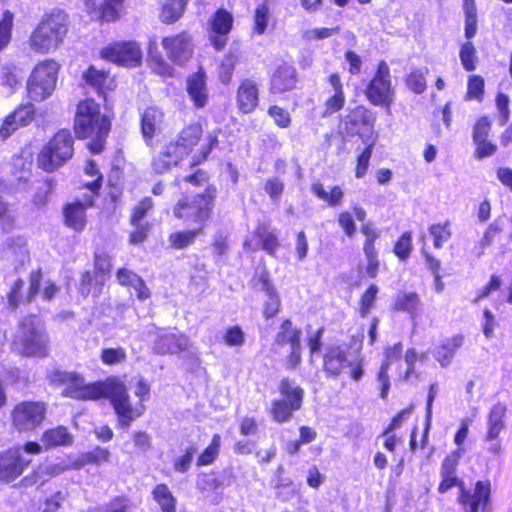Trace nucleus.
I'll list each match as a JSON object with an SVG mask.
<instances>
[{
    "label": "nucleus",
    "mask_w": 512,
    "mask_h": 512,
    "mask_svg": "<svg viewBox=\"0 0 512 512\" xmlns=\"http://www.w3.org/2000/svg\"><path fill=\"white\" fill-rule=\"evenodd\" d=\"M217 196V187L209 185L200 193L193 196L185 195L176 201L172 207L173 217L193 227L171 232L168 235V244L171 249L185 250L192 246L198 237L205 234L213 220Z\"/></svg>",
    "instance_id": "1"
},
{
    "label": "nucleus",
    "mask_w": 512,
    "mask_h": 512,
    "mask_svg": "<svg viewBox=\"0 0 512 512\" xmlns=\"http://www.w3.org/2000/svg\"><path fill=\"white\" fill-rule=\"evenodd\" d=\"M113 114L103 113L100 104L91 97L80 100L73 118L74 138L89 140L86 148L91 154H101L112 131Z\"/></svg>",
    "instance_id": "2"
},
{
    "label": "nucleus",
    "mask_w": 512,
    "mask_h": 512,
    "mask_svg": "<svg viewBox=\"0 0 512 512\" xmlns=\"http://www.w3.org/2000/svg\"><path fill=\"white\" fill-rule=\"evenodd\" d=\"M161 46L166 58L155 41L148 42L147 63L153 73L164 78L174 76L175 70L172 64L185 66L194 56V39L188 30L163 36Z\"/></svg>",
    "instance_id": "3"
},
{
    "label": "nucleus",
    "mask_w": 512,
    "mask_h": 512,
    "mask_svg": "<svg viewBox=\"0 0 512 512\" xmlns=\"http://www.w3.org/2000/svg\"><path fill=\"white\" fill-rule=\"evenodd\" d=\"M456 461H446L440 474L437 492L441 495L450 490L458 489L456 501L463 512H491L492 510V483L489 479L477 480L473 489L466 486L465 481L458 475Z\"/></svg>",
    "instance_id": "4"
},
{
    "label": "nucleus",
    "mask_w": 512,
    "mask_h": 512,
    "mask_svg": "<svg viewBox=\"0 0 512 512\" xmlns=\"http://www.w3.org/2000/svg\"><path fill=\"white\" fill-rule=\"evenodd\" d=\"M363 335L350 336L349 344L329 346L322 356V371L327 378L337 379L345 370L351 381H360L365 374V361L361 356Z\"/></svg>",
    "instance_id": "5"
},
{
    "label": "nucleus",
    "mask_w": 512,
    "mask_h": 512,
    "mask_svg": "<svg viewBox=\"0 0 512 512\" xmlns=\"http://www.w3.org/2000/svg\"><path fill=\"white\" fill-rule=\"evenodd\" d=\"M69 31L68 15L61 9H52L43 14L32 30L28 45L38 55L49 54L57 50Z\"/></svg>",
    "instance_id": "6"
},
{
    "label": "nucleus",
    "mask_w": 512,
    "mask_h": 512,
    "mask_svg": "<svg viewBox=\"0 0 512 512\" xmlns=\"http://www.w3.org/2000/svg\"><path fill=\"white\" fill-rule=\"evenodd\" d=\"M75 138L68 128H61L42 144L36 155V166L43 172L54 173L74 156Z\"/></svg>",
    "instance_id": "7"
},
{
    "label": "nucleus",
    "mask_w": 512,
    "mask_h": 512,
    "mask_svg": "<svg viewBox=\"0 0 512 512\" xmlns=\"http://www.w3.org/2000/svg\"><path fill=\"white\" fill-rule=\"evenodd\" d=\"M103 399H108L117 417V427L122 430L130 428L133 422L146 412L144 403H131L125 383L117 376L108 377Z\"/></svg>",
    "instance_id": "8"
},
{
    "label": "nucleus",
    "mask_w": 512,
    "mask_h": 512,
    "mask_svg": "<svg viewBox=\"0 0 512 512\" xmlns=\"http://www.w3.org/2000/svg\"><path fill=\"white\" fill-rule=\"evenodd\" d=\"M202 140L204 142L192 156L190 167L198 166L209 158L213 149L219 144L218 133L216 131H212L208 132L204 136L202 123L200 121H195L185 125L175 138V141L178 142L186 156L190 155Z\"/></svg>",
    "instance_id": "9"
},
{
    "label": "nucleus",
    "mask_w": 512,
    "mask_h": 512,
    "mask_svg": "<svg viewBox=\"0 0 512 512\" xmlns=\"http://www.w3.org/2000/svg\"><path fill=\"white\" fill-rule=\"evenodd\" d=\"M278 392L280 397L271 401L268 413L274 422L283 424L289 422L294 413L302 408L305 391L294 380L283 377L279 381Z\"/></svg>",
    "instance_id": "10"
},
{
    "label": "nucleus",
    "mask_w": 512,
    "mask_h": 512,
    "mask_svg": "<svg viewBox=\"0 0 512 512\" xmlns=\"http://www.w3.org/2000/svg\"><path fill=\"white\" fill-rule=\"evenodd\" d=\"M364 95L366 100L373 106L383 108L388 114L395 101V87L389 65L380 60L371 79L365 86Z\"/></svg>",
    "instance_id": "11"
},
{
    "label": "nucleus",
    "mask_w": 512,
    "mask_h": 512,
    "mask_svg": "<svg viewBox=\"0 0 512 512\" xmlns=\"http://www.w3.org/2000/svg\"><path fill=\"white\" fill-rule=\"evenodd\" d=\"M33 317H26L19 322V332L15 335V351L27 358H45L49 354L48 337L33 322Z\"/></svg>",
    "instance_id": "12"
},
{
    "label": "nucleus",
    "mask_w": 512,
    "mask_h": 512,
    "mask_svg": "<svg viewBox=\"0 0 512 512\" xmlns=\"http://www.w3.org/2000/svg\"><path fill=\"white\" fill-rule=\"evenodd\" d=\"M60 65L54 59H44L38 62L27 81L26 91L30 100L41 102L47 99L55 90Z\"/></svg>",
    "instance_id": "13"
},
{
    "label": "nucleus",
    "mask_w": 512,
    "mask_h": 512,
    "mask_svg": "<svg viewBox=\"0 0 512 512\" xmlns=\"http://www.w3.org/2000/svg\"><path fill=\"white\" fill-rule=\"evenodd\" d=\"M48 405L42 400H22L10 410V423L19 433L33 432L46 420Z\"/></svg>",
    "instance_id": "14"
},
{
    "label": "nucleus",
    "mask_w": 512,
    "mask_h": 512,
    "mask_svg": "<svg viewBox=\"0 0 512 512\" xmlns=\"http://www.w3.org/2000/svg\"><path fill=\"white\" fill-rule=\"evenodd\" d=\"M99 57L118 67L133 69L142 65L143 51L136 40H115L99 50Z\"/></svg>",
    "instance_id": "15"
},
{
    "label": "nucleus",
    "mask_w": 512,
    "mask_h": 512,
    "mask_svg": "<svg viewBox=\"0 0 512 512\" xmlns=\"http://www.w3.org/2000/svg\"><path fill=\"white\" fill-rule=\"evenodd\" d=\"M274 344L280 348L289 346L290 350L284 359V365L287 370H296L302 361V331L290 318L281 320Z\"/></svg>",
    "instance_id": "16"
},
{
    "label": "nucleus",
    "mask_w": 512,
    "mask_h": 512,
    "mask_svg": "<svg viewBox=\"0 0 512 512\" xmlns=\"http://www.w3.org/2000/svg\"><path fill=\"white\" fill-rule=\"evenodd\" d=\"M43 272L41 268L33 269L28 274L29 287L25 290V281L17 278L12 282L6 293L7 305L11 311H17L21 306L32 303L39 293Z\"/></svg>",
    "instance_id": "17"
},
{
    "label": "nucleus",
    "mask_w": 512,
    "mask_h": 512,
    "mask_svg": "<svg viewBox=\"0 0 512 512\" xmlns=\"http://www.w3.org/2000/svg\"><path fill=\"white\" fill-rule=\"evenodd\" d=\"M107 384L108 377L104 380L85 383L79 373L72 372L62 396L80 401H97L103 399Z\"/></svg>",
    "instance_id": "18"
},
{
    "label": "nucleus",
    "mask_w": 512,
    "mask_h": 512,
    "mask_svg": "<svg viewBox=\"0 0 512 512\" xmlns=\"http://www.w3.org/2000/svg\"><path fill=\"white\" fill-rule=\"evenodd\" d=\"M32 463L19 446L0 451V483L10 484L20 478Z\"/></svg>",
    "instance_id": "19"
},
{
    "label": "nucleus",
    "mask_w": 512,
    "mask_h": 512,
    "mask_svg": "<svg viewBox=\"0 0 512 512\" xmlns=\"http://www.w3.org/2000/svg\"><path fill=\"white\" fill-rule=\"evenodd\" d=\"M233 26L234 18L229 10L220 7L211 15L207 22V32L209 42L215 51L225 49Z\"/></svg>",
    "instance_id": "20"
},
{
    "label": "nucleus",
    "mask_w": 512,
    "mask_h": 512,
    "mask_svg": "<svg viewBox=\"0 0 512 512\" xmlns=\"http://www.w3.org/2000/svg\"><path fill=\"white\" fill-rule=\"evenodd\" d=\"M299 73L293 61H281L275 66L268 79L271 95H284L297 89Z\"/></svg>",
    "instance_id": "21"
},
{
    "label": "nucleus",
    "mask_w": 512,
    "mask_h": 512,
    "mask_svg": "<svg viewBox=\"0 0 512 512\" xmlns=\"http://www.w3.org/2000/svg\"><path fill=\"white\" fill-rule=\"evenodd\" d=\"M87 14L99 24L119 21L126 14V0H83Z\"/></svg>",
    "instance_id": "22"
},
{
    "label": "nucleus",
    "mask_w": 512,
    "mask_h": 512,
    "mask_svg": "<svg viewBox=\"0 0 512 512\" xmlns=\"http://www.w3.org/2000/svg\"><path fill=\"white\" fill-rule=\"evenodd\" d=\"M492 130V120L490 116L483 115L476 119L472 128V140L475 145L473 156L475 159L482 160L493 156L498 146L490 140Z\"/></svg>",
    "instance_id": "23"
},
{
    "label": "nucleus",
    "mask_w": 512,
    "mask_h": 512,
    "mask_svg": "<svg viewBox=\"0 0 512 512\" xmlns=\"http://www.w3.org/2000/svg\"><path fill=\"white\" fill-rule=\"evenodd\" d=\"M95 206L93 196H86L84 201L74 199L62 207L63 223L76 233H81L87 226V209Z\"/></svg>",
    "instance_id": "24"
},
{
    "label": "nucleus",
    "mask_w": 512,
    "mask_h": 512,
    "mask_svg": "<svg viewBox=\"0 0 512 512\" xmlns=\"http://www.w3.org/2000/svg\"><path fill=\"white\" fill-rule=\"evenodd\" d=\"M82 79L103 101H106L108 94L114 92L118 86L116 77L110 70L100 69L93 64L83 71Z\"/></svg>",
    "instance_id": "25"
},
{
    "label": "nucleus",
    "mask_w": 512,
    "mask_h": 512,
    "mask_svg": "<svg viewBox=\"0 0 512 512\" xmlns=\"http://www.w3.org/2000/svg\"><path fill=\"white\" fill-rule=\"evenodd\" d=\"M186 157L178 142L175 139L170 140L152 157L151 170L154 174L163 175L178 166Z\"/></svg>",
    "instance_id": "26"
},
{
    "label": "nucleus",
    "mask_w": 512,
    "mask_h": 512,
    "mask_svg": "<svg viewBox=\"0 0 512 512\" xmlns=\"http://www.w3.org/2000/svg\"><path fill=\"white\" fill-rule=\"evenodd\" d=\"M186 93L195 109H203L209 103L207 73L202 65L186 77Z\"/></svg>",
    "instance_id": "27"
},
{
    "label": "nucleus",
    "mask_w": 512,
    "mask_h": 512,
    "mask_svg": "<svg viewBox=\"0 0 512 512\" xmlns=\"http://www.w3.org/2000/svg\"><path fill=\"white\" fill-rule=\"evenodd\" d=\"M360 231L364 235L363 252L367 260L365 272L369 278L375 279L380 267L375 243L377 239H379L381 233L370 223L363 224Z\"/></svg>",
    "instance_id": "28"
},
{
    "label": "nucleus",
    "mask_w": 512,
    "mask_h": 512,
    "mask_svg": "<svg viewBox=\"0 0 512 512\" xmlns=\"http://www.w3.org/2000/svg\"><path fill=\"white\" fill-rule=\"evenodd\" d=\"M164 123V112L156 107L149 106L140 116V132L144 143L149 148L155 147V136L161 132Z\"/></svg>",
    "instance_id": "29"
},
{
    "label": "nucleus",
    "mask_w": 512,
    "mask_h": 512,
    "mask_svg": "<svg viewBox=\"0 0 512 512\" xmlns=\"http://www.w3.org/2000/svg\"><path fill=\"white\" fill-rule=\"evenodd\" d=\"M236 107L242 114H250L259 105V86L252 78H244L239 82L235 95Z\"/></svg>",
    "instance_id": "30"
},
{
    "label": "nucleus",
    "mask_w": 512,
    "mask_h": 512,
    "mask_svg": "<svg viewBox=\"0 0 512 512\" xmlns=\"http://www.w3.org/2000/svg\"><path fill=\"white\" fill-rule=\"evenodd\" d=\"M376 119V112L363 104H359L348 111L346 124L355 134L361 136L362 132L374 131Z\"/></svg>",
    "instance_id": "31"
},
{
    "label": "nucleus",
    "mask_w": 512,
    "mask_h": 512,
    "mask_svg": "<svg viewBox=\"0 0 512 512\" xmlns=\"http://www.w3.org/2000/svg\"><path fill=\"white\" fill-rule=\"evenodd\" d=\"M190 342L183 333H163L154 342V353L157 355L179 354L189 349Z\"/></svg>",
    "instance_id": "32"
},
{
    "label": "nucleus",
    "mask_w": 512,
    "mask_h": 512,
    "mask_svg": "<svg viewBox=\"0 0 512 512\" xmlns=\"http://www.w3.org/2000/svg\"><path fill=\"white\" fill-rule=\"evenodd\" d=\"M333 89V94L324 102L323 117L331 116L341 111L346 103V95L341 77L338 72L330 73L326 78Z\"/></svg>",
    "instance_id": "33"
},
{
    "label": "nucleus",
    "mask_w": 512,
    "mask_h": 512,
    "mask_svg": "<svg viewBox=\"0 0 512 512\" xmlns=\"http://www.w3.org/2000/svg\"><path fill=\"white\" fill-rule=\"evenodd\" d=\"M40 440L44 451H49L58 447L71 446L74 443V436L67 426L57 425L44 430Z\"/></svg>",
    "instance_id": "34"
},
{
    "label": "nucleus",
    "mask_w": 512,
    "mask_h": 512,
    "mask_svg": "<svg viewBox=\"0 0 512 512\" xmlns=\"http://www.w3.org/2000/svg\"><path fill=\"white\" fill-rule=\"evenodd\" d=\"M56 188L57 180L54 177L45 176L37 180L30 199L32 207L36 210L45 208L49 204Z\"/></svg>",
    "instance_id": "35"
},
{
    "label": "nucleus",
    "mask_w": 512,
    "mask_h": 512,
    "mask_svg": "<svg viewBox=\"0 0 512 512\" xmlns=\"http://www.w3.org/2000/svg\"><path fill=\"white\" fill-rule=\"evenodd\" d=\"M464 335L461 333L455 334L443 340L434 353L435 360L442 366L447 367L451 364L456 351L463 346Z\"/></svg>",
    "instance_id": "36"
},
{
    "label": "nucleus",
    "mask_w": 512,
    "mask_h": 512,
    "mask_svg": "<svg viewBox=\"0 0 512 512\" xmlns=\"http://www.w3.org/2000/svg\"><path fill=\"white\" fill-rule=\"evenodd\" d=\"M421 307V298L415 291L398 294L391 304V310L393 312L407 313L412 319L418 316Z\"/></svg>",
    "instance_id": "37"
},
{
    "label": "nucleus",
    "mask_w": 512,
    "mask_h": 512,
    "mask_svg": "<svg viewBox=\"0 0 512 512\" xmlns=\"http://www.w3.org/2000/svg\"><path fill=\"white\" fill-rule=\"evenodd\" d=\"M506 407L501 403H496L490 409L487 416V431L485 441H494L499 438L500 433L505 428Z\"/></svg>",
    "instance_id": "38"
},
{
    "label": "nucleus",
    "mask_w": 512,
    "mask_h": 512,
    "mask_svg": "<svg viewBox=\"0 0 512 512\" xmlns=\"http://www.w3.org/2000/svg\"><path fill=\"white\" fill-rule=\"evenodd\" d=\"M105 279L92 273L90 270L81 272L77 291L83 298L93 296L98 298L103 291Z\"/></svg>",
    "instance_id": "39"
},
{
    "label": "nucleus",
    "mask_w": 512,
    "mask_h": 512,
    "mask_svg": "<svg viewBox=\"0 0 512 512\" xmlns=\"http://www.w3.org/2000/svg\"><path fill=\"white\" fill-rule=\"evenodd\" d=\"M472 423V420L470 418H464L461 420L458 430L456 431L454 435V443L457 446V448L453 451H451L448 455H446L440 464L439 473L443 471V467H445L444 463L448 460L451 461L457 459L456 461V469H458L460 464V459L466 452V449L463 447V444L465 440L467 439L469 435V427Z\"/></svg>",
    "instance_id": "40"
},
{
    "label": "nucleus",
    "mask_w": 512,
    "mask_h": 512,
    "mask_svg": "<svg viewBox=\"0 0 512 512\" xmlns=\"http://www.w3.org/2000/svg\"><path fill=\"white\" fill-rule=\"evenodd\" d=\"M310 189L315 197L324 201L329 207H338L343 203L344 190L339 185H333L329 191H326L322 182L314 181Z\"/></svg>",
    "instance_id": "41"
},
{
    "label": "nucleus",
    "mask_w": 512,
    "mask_h": 512,
    "mask_svg": "<svg viewBox=\"0 0 512 512\" xmlns=\"http://www.w3.org/2000/svg\"><path fill=\"white\" fill-rule=\"evenodd\" d=\"M109 459L110 451L101 446H96L92 450L81 453L78 456L73 455L75 470H80L87 465L100 466L108 462Z\"/></svg>",
    "instance_id": "42"
},
{
    "label": "nucleus",
    "mask_w": 512,
    "mask_h": 512,
    "mask_svg": "<svg viewBox=\"0 0 512 512\" xmlns=\"http://www.w3.org/2000/svg\"><path fill=\"white\" fill-rule=\"evenodd\" d=\"M351 209L352 213L349 211H342L337 216V222L340 228L348 237L354 236L356 232V224L353 216H355V218L360 222H364L367 217L366 210L362 206L353 205Z\"/></svg>",
    "instance_id": "43"
},
{
    "label": "nucleus",
    "mask_w": 512,
    "mask_h": 512,
    "mask_svg": "<svg viewBox=\"0 0 512 512\" xmlns=\"http://www.w3.org/2000/svg\"><path fill=\"white\" fill-rule=\"evenodd\" d=\"M151 495L161 512H177V498L166 483L156 484Z\"/></svg>",
    "instance_id": "44"
},
{
    "label": "nucleus",
    "mask_w": 512,
    "mask_h": 512,
    "mask_svg": "<svg viewBox=\"0 0 512 512\" xmlns=\"http://www.w3.org/2000/svg\"><path fill=\"white\" fill-rule=\"evenodd\" d=\"M188 0H167L160 8L159 19L165 25H172L185 13Z\"/></svg>",
    "instance_id": "45"
},
{
    "label": "nucleus",
    "mask_w": 512,
    "mask_h": 512,
    "mask_svg": "<svg viewBox=\"0 0 512 512\" xmlns=\"http://www.w3.org/2000/svg\"><path fill=\"white\" fill-rule=\"evenodd\" d=\"M253 235L257 238L260 249L271 256L276 255L281 244L277 235L273 231H270L266 224L257 225Z\"/></svg>",
    "instance_id": "46"
},
{
    "label": "nucleus",
    "mask_w": 512,
    "mask_h": 512,
    "mask_svg": "<svg viewBox=\"0 0 512 512\" xmlns=\"http://www.w3.org/2000/svg\"><path fill=\"white\" fill-rule=\"evenodd\" d=\"M503 232V228L501 224L498 221H493L490 223L485 231L483 232V235L478 240V242L475 244L474 247V253L477 258L482 257L486 254L487 250L494 245L497 238L500 237L501 233Z\"/></svg>",
    "instance_id": "47"
},
{
    "label": "nucleus",
    "mask_w": 512,
    "mask_h": 512,
    "mask_svg": "<svg viewBox=\"0 0 512 512\" xmlns=\"http://www.w3.org/2000/svg\"><path fill=\"white\" fill-rule=\"evenodd\" d=\"M464 35L466 39H473L478 31V16L475 0H463Z\"/></svg>",
    "instance_id": "48"
},
{
    "label": "nucleus",
    "mask_w": 512,
    "mask_h": 512,
    "mask_svg": "<svg viewBox=\"0 0 512 512\" xmlns=\"http://www.w3.org/2000/svg\"><path fill=\"white\" fill-rule=\"evenodd\" d=\"M221 442V435L218 433L213 434L210 443L198 455L196 466L203 467L213 464L219 456Z\"/></svg>",
    "instance_id": "49"
},
{
    "label": "nucleus",
    "mask_w": 512,
    "mask_h": 512,
    "mask_svg": "<svg viewBox=\"0 0 512 512\" xmlns=\"http://www.w3.org/2000/svg\"><path fill=\"white\" fill-rule=\"evenodd\" d=\"M471 40L466 39L459 48L461 65L466 72H473L478 64L477 49Z\"/></svg>",
    "instance_id": "50"
},
{
    "label": "nucleus",
    "mask_w": 512,
    "mask_h": 512,
    "mask_svg": "<svg viewBox=\"0 0 512 512\" xmlns=\"http://www.w3.org/2000/svg\"><path fill=\"white\" fill-rule=\"evenodd\" d=\"M379 288L376 284H370L360 295L358 300V314L365 318L375 307Z\"/></svg>",
    "instance_id": "51"
},
{
    "label": "nucleus",
    "mask_w": 512,
    "mask_h": 512,
    "mask_svg": "<svg viewBox=\"0 0 512 512\" xmlns=\"http://www.w3.org/2000/svg\"><path fill=\"white\" fill-rule=\"evenodd\" d=\"M414 249L411 231L403 232L394 242L392 252L400 262H406Z\"/></svg>",
    "instance_id": "52"
},
{
    "label": "nucleus",
    "mask_w": 512,
    "mask_h": 512,
    "mask_svg": "<svg viewBox=\"0 0 512 512\" xmlns=\"http://www.w3.org/2000/svg\"><path fill=\"white\" fill-rule=\"evenodd\" d=\"M430 235L433 238V246L436 249H441L452 236L451 222L446 220L444 223H434L428 228Z\"/></svg>",
    "instance_id": "53"
},
{
    "label": "nucleus",
    "mask_w": 512,
    "mask_h": 512,
    "mask_svg": "<svg viewBox=\"0 0 512 512\" xmlns=\"http://www.w3.org/2000/svg\"><path fill=\"white\" fill-rule=\"evenodd\" d=\"M223 486V482L214 471L202 472L198 474L196 488L201 493L217 491Z\"/></svg>",
    "instance_id": "54"
},
{
    "label": "nucleus",
    "mask_w": 512,
    "mask_h": 512,
    "mask_svg": "<svg viewBox=\"0 0 512 512\" xmlns=\"http://www.w3.org/2000/svg\"><path fill=\"white\" fill-rule=\"evenodd\" d=\"M485 94V81L481 75L472 74L468 76L467 91L465 100H476L482 102Z\"/></svg>",
    "instance_id": "55"
},
{
    "label": "nucleus",
    "mask_w": 512,
    "mask_h": 512,
    "mask_svg": "<svg viewBox=\"0 0 512 512\" xmlns=\"http://www.w3.org/2000/svg\"><path fill=\"white\" fill-rule=\"evenodd\" d=\"M14 26V15L10 10H5L0 19V52L5 50L11 40Z\"/></svg>",
    "instance_id": "56"
},
{
    "label": "nucleus",
    "mask_w": 512,
    "mask_h": 512,
    "mask_svg": "<svg viewBox=\"0 0 512 512\" xmlns=\"http://www.w3.org/2000/svg\"><path fill=\"white\" fill-rule=\"evenodd\" d=\"M112 267V257L107 252L99 251L94 253L92 273L106 280L110 276Z\"/></svg>",
    "instance_id": "57"
},
{
    "label": "nucleus",
    "mask_w": 512,
    "mask_h": 512,
    "mask_svg": "<svg viewBox=\"0 0 512 512\" xmlns=\"http://www.w3.org/2000/svg\"><path fill=\"white\" fill-rule=\"evenodd\" d=\"M154 209V202L151 197L145 196L140 199L131 209L129 215L130 224L142 223V220Z\"/></svg>",
    "instance_id": "58"
},
{
    "label": "nucleus",
    "mask_w": 512,
    "mask_h": 512,
    "mask_svg": "<svg viewBox=\"0 0 512 512\" xmlns=\"http://www.w3.org/2000/svg\"><path fill=\"white\" fill-rule=\"evenodd\" d=\"M270 18V9L267 3H261L256 6L253 15L252 30L254 34L262 35L265 33Z\"/></svg>",
    "instance_id": "59"
},
{
    "label": "nucleus",
    "mask_w": 512,
    "mask_h": 512,
    "mask_svg": "<svg viewBox=\"0 0 512 512\" xmlns=\"http://www.w3.org/2000/svg\"><path fill=\"white\" fill-rule=\"evenodd\" d=\"M374 141L368 143L363 150L356 157V165L354 168V175L360 179L365 176L368 171L370 159L373 154Z\"/></svg>",
    "instance_id": "60"
},
{
    "label": "nucleus",
    "mask_w": 512,
    "mask_h": 512,
    "mask_svg": "<svg viewBox=\"0 0 512 512\" xmlns=\"http://www.w3.org/2000/svg\"><path fill=\"white\" fill-rule=\"evenodd\" d=\"M35 107L32 103H21L14 108L10 114L17 120L22 127L28 126L35 118Z\"/></svg>",
    "instance_id": "61"
},
{
    "label": "nucleus",
    "mask_w": 512,
    "mask_h": 512,
    "mask_svg": "<svg viewBox=\"0 0 512 512\" xmlns=\"http://www.w3.org/2000/svg\"><path fill=\"white\" fill-rule=\"evenodd\" d=\"M47 479L42 467L37 466L32 469L27 475L22 477L18 482L19 488L28 489L32 487H41L46 483Z\"/></svg>",
    "instance_id": "62"
},
{
    "label": "nucleus",
    "mask_w": 512,
    "mask_h": 512,
    "mask_svg": "<svg viewBox=\"0 0 512 512\" xmlns=\"http://www.w3.org/2000/svg\"><path fill=\"white\" fill-rule=\"evenodd\" d=\"M198 447L195 444H190L184 452L173 461V469L178 473H186L191 467L195 453Z\"/></svg>",
    "instance_id": "63"
},
{
    "label": "nucleus",
    "mask_w": 512,
    "mask_h": 512,
    "mask_svg": "<svg viewBox=\"0 0 512 512\" xmlns=\"http://www.w3.org/2000/svg\"><path fill=\"white\" fill-rule=\"evenodd\" d=\"M267 114L273 119L274 124L281 129L291 126L292 118L288 110L279 105H270Z\"/></svg>",
    "instance_id": "64"
}]
</instances>
